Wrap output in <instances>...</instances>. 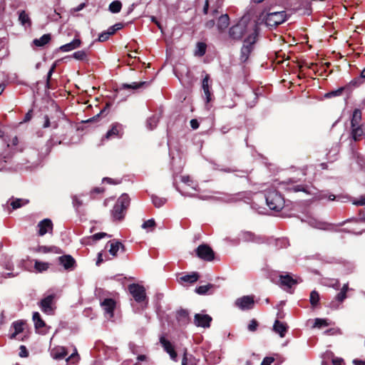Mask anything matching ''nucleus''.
I'll list each match as a JSON object with an SVG mask.
<instances>
[{
    "label": "nucleus",
    "mask_w": 365,
    "mask_h": 365,
    "mask_svg": "<svg viewBox=\"0 0 365 365\" xmlns=\"http://www.w3.org/2000/svg\"><path fill=\"white\" fill-rule=\"evenodd\" d=\"M147 81L133 82L132 83H123L122 88L124 89H138L148 85Z\"/></svg>",
    "instance_id": "32"
},
{
    "label": "nucleus",
    "mask_w": 365,
    "mask_h": 365,
    "mask_svg": "<svg viewBox=\"0 0 365 365\" xmlns=\"http://www.w3.org/2000/svg\"><path fill=\"white\" fill-rule=\"evenodd\" d=\"M151 200L155 207L158 208L164 205L167 201L165 198L160 197L157 195H152Z\"/></svg>",
    "instance_id": "41"
},
{
    "label": "nucleus",
    "mask_w": 365,
    "mask_h": 365,
    "mask_svg": "<svg viewBox=\"0 0 365 365\" xmlns=\"http://www.w3.org/2000/svg\"><path fill=\"white\" fill-rule=\"evenodd\" d=\"M330 324L331 323L328 321V319L317 318L314 320V327H317V328L320 329L324 327H327V326L330 325Z\"/></svg>",
    "instance_id": "42"
},
{
    "label": "nucleus",
    "mask_w": 365,
    "mask_h": 365,
    "mask_svg": "<svg viewBox=\"0 0 365 365\" xmlns=\"http://www.w3.org/2000/svg\"><path fill=\"white\" fill-rule=\"evenodd\" d=\"M32 319L34 322V327L36 330L38 331L39 333H41L40 329L46 327V323L41 317L40 314L37 312H34Z\"/></svg>",
    "instance_id": "27"
},
{
    "label": "nucleus",
    "mask_w": 365,
    "mask_h": 365,
    "mask_svg": "<svg viewBox=\"0 0 365 365\" xmlns=\"http://www.w3.org/2000/svg\"><path fill=\"white\" fill-rule=\"evenodd\" d=\"M155 222L154 219L148 220L145 221L143 222V224L142 225V227L143 229L153 228V227H155Z\"/></svg>",
    "instance_id": "49"
},
{
    "label": "nucleus",
    "mask_w": 365,
    "mask_h": 365,
    "mask_svg": "<svg viewBox=\"0 0 365 365\" xmlns=\"http://www.w3.org/2000/svg\"><path fill=\"white\" fill-rule=\"evenodd\" d=\"M24 323L22 321H16L12 324L14 332L11 335V339H14L17 334L21 333L24 330Z\"/></svg>",
    "instance_id": "31"
},
{
    "label": "nucleus",
    "mask_w": 365,
    "mask_h": 365,
    "mask_svg": "<svg viewBox=\"0 0 365 365\" xmlns=\"http://www.w3.org/2000/svg\"><path fill=\"white\" fill-rule=\"evenodd\" d=\"M29 202V200H25L23 203V200L20 198H16L11 202V206L13 210H16L22 207L23 205H26Z\"/></svg>",
    "instance_id": "44"
},
{
    "label": "nucleus",
    "mask_w": 365,
    "mask_h": 365,
    "mask_svg": "<svg viewBox=\"0 0 365 365\" xmlns=\"http://www.w3.org/2000/svg\"><path fill=\"white\" fill-rule=\"evenodd\" d=\"M212 320V317L208 314H195L194 317L195 324L203 328H209Z\"/></svg>",
    "instance_id": "13"
},
{
    "label": "nucleus",
    "mask_w": 365,
    "mask_h": 365,
    "mask_svg": "<svg viewBox=\"0 0 365 365\" xmlns=\"http://www.w3.org/2000/svg\"><path fill=\"white\" fill-rule=\"evenodd\" d=\"M121 8H122V4L118 0L112 1L109 5V11L113 14L120 12L121 10Z\"/></svg>",
    "instance_id": "38"
},
{
    "label": "nucleus",
    "mask_w": 365,
    "mask_h": 365,
    "mask_svg": "<svg viewBox=\"0 0 365 365\" xmlns=\"http://www.w3.org/2000/svg\"><path fill=\"white\" fill-rule=\"evenodd\" d=\"M273 331L283 338L288 331V326L286 323L282 322L278 319L275 320L273 325Z\"/></svg>",
    "instance_id": "20"
},
{
    "label": "nucleus",
    "mask_w": 365,
    "mask_h": 365,
    "mask_svg": "<svg viewBox=\"0 0 365 365\" xmlns=\"http://www.w3.org/2000/svg\"><path fill=\"white\" fill-rule=\"evenodd\" d=\"M230 24V17L228 14H222L220 16L217 21V29L220 32H223Z\"/></svg>",
    "instance_id": "26"
},
{
    "label": "nucleus",
    "mask_w": 365,
    "mask_h": 365,
    "mask_svg": "<svg viewBox=\"0 0 365 365\" xmlns=\"http://www.w3.org/2000/svg\"><path fill=\"white\" fill-rule=\"evenodd\" d=\"M51 40V34H43L41 38H35L33 40L32 43L35 46L37 47H43L48 44Z\"/></svg>",
    "instance_id": "25"
},
{
    "label": "nucleus",
    "mask_w": 365,
    "mask_h": 365,
    "mask_svg": "<svg viewBox=\"0 0 365 365\" xmlns=\"http://www.w3.org/2000/svg\"><path fill=\"white\" fill-rule=\"evenodd\" d=\"M106 236H107V234L106 232H98V233H96L93 235H92L91 238L94 241H97V240H99L103 238Z\"/></svg>",
    "instance_id": "57"
},
{
    "label": "nucleus",
    "mask_w": 365,
    "mask_h": 365,
    "mask_svg": "<svg viewBox=\"0 0 365 365\" xmlns=\"http://www.w3.org/2000/svg\"><path fill=\"white\" fill-rule=\"evenodd\" d=\"M265 199L267 205L270 210L279 211L284 207V199L282 195L274 189L267 190Z\"/></svg>",
    "instance_id": "3"
},
{
    "label": "nucleus",
    "mask_w": 365,
    "mask_h": 365,
    "mask_svg": "<svg viewBox=\"0 0 365 365\" xmlns=\"http://www.w3.org/2000/svg\"><path fill=\"white\" fill-rule=\"evenodd\" d=\"M159 121V118L156 115H153L147 120V127L149 130H153L157 127Z\"/></svg>",
    "instance_id": "40"
},
{
    "label": "nucleus",
    "mask_w": 365,
    "mask_h": 365,
    "mask_svg": "<svg viewBox=\"0 0 365 365\" xmlns=\"http://www.w3.org/2000/svg\"><path fill=\"white\" fill-rule=\"evenodd\" d=\"M105 192L104 187H94L91 192V197L93 199L96 198V195L103 194Z\"/></svg>",
    "instance_id": "48"
},
{
    "label": "nucleus",
    "mask_w": 365,
    "mask_h": 365,
    "mask_svg": "<svg viewBox=\"0 0 365 365\" xmlns=\"http://www.w3.org/2000/svg\"><path fill=\"white\" fill-rule=\"evenodd\" d=\"M181 181L189 186L193 183V181L189 175L181 176Z\"/></svg>",
    "instance_id": "58"
},
{
    "label": "nucleus",
    "mask_w": 365,
    "mask_h": 365,
    "mask_svg": "<svg viewBox=\"0 0 365 365\" xmlns=\"http://www.w3.org/2000/svg\"><path fill=\"white\" fill-rule=\"evenodd\" d=\"M109 107H110V104L109 103H106L105 107H104V108L102 109L99 113H98L97 115H94L93 117H92V118H91L83 121V122L84 123H92V122H96V121L98 120V118H100V115H103Z\"/></svg>",
    "instance_id": "43"
},
{
    "label": "nucleus",
    "mask_w": 365,
    "mask_h": 365,
    "mask_svg": "<svg viewBox=\"0 0 365 365\" xmlns=\"http://www.w3.org/2000/svg\"><path fill=\"white\" fill-rule=\"evenodd\" d=\"M190 126L192 129H197L199 128V123L197 119H192L190 122Z\"/></svg>",
    "instance_id": "62"
},
{
    "label": "nucleus",
    "mask_w": 365,
    "mask_h": 365,
    "mask_svg": "<svg viewBox=\"0 0 365 365\" xmlns=\"http://www.w3.org/2000/svg\"><path fill=\"white\" fill-rule=\"evenodd\" d=\"M123 27L122 23H118L110 26L106 32L109 33V36L113 35L117 31L121 29Z\"/></svg>",
    "instance_id": "46"
},
{
    "label": "nucleus",
    "mask_w": 365,
    "mask_h": 365,
    "mask_svg": "<svg viewBox=\"0 0 365 365\" xmlns=\"http://www.w3.org/2000/svg\"><path fill=\"white\" fill-rule=\"evenodd\" d=\"M101 306L103 308L105 314L108 318H112L114 315V310L116 307L115 301L112 298H106L101 302Z\"/></svg>",
    "instance_id": "11"
},
{
    "label": "nucleus",
    "mask_w": 365,
    "mask_h": 365,
    "mask_svg": "<svg viewBox=\"0 0 365 365\" xmlns=\"http://www.w3.org/2000/svg\"><path fill=\"white\" fill-rule=\"evenodd\" d=\"M353 204L357 206L365 205V197L361 196L359 199L355 200Z\"/></svg>",
    "instance_id": "59"
},
{
    "label": "nucleus",
    "mask_w": 365,
    "mask_h": 365,
    "mask_svg": "<svg viewBox=\"0 0 365 365\" xmlns=\"http://www.w3.org/2000/svg\"><path fill=\"white\" fill-rule=\"evenodd\" d=\"M73 57L78 61H88V53L86 51L81 50L76 51L73 53Z\"/></svg>",
    "instance_id": "36"
},
{
    "label": "nucleus",
    "mask_w": 365,
    "mask_h": 365,
    "mask_svg": "<svg viewBox=\"0 0 365 365\" xmlns=\"http://www.w3.org/2000/svg\"><path fill=\"white\" fill-rule=\"evenodd\" d=\"M68 354L66 349L64 347H60L54 349L52 351L53 359L61 360L64 359Z\"/></svg>",
    "instance_id": "30"
},
{
    "label": "nucleus",
    "mask_w": 365,
    "mask_h": 365,
    "mask_svg": "<svg viewBox=\"0 0 365 365\" xmlns=\"http://www.w3.org/2000/svg\"><path fill=\"white\" fill-rule=\"evenodd\" d=\"M207 44L204 42H197L196 44V49L195 51V56H203L206 53Z\"/></svg>",
    "instance_id": "33"
},
{
    "label": "nucleus",
    "mask_w": 365,
    "mask_h": 365,
    "mask_svg": "<svg viewBox=\"0 0 365 365\" xmlns=\"http://www.w3.org/2000/svg\"><path fill=\"white\" fill-rule=\"evenodd\" d=\"M103 182H107L112 185H118L120 183V180H115L110 178H103L102 180Z\"/></svg>",
    "instance_id": "53"
},
{
    "label": "nucleus",
    "mask_w": 365,
    "mask_h": 365,
    "mask_svg": "<svg viewBox=\"0 0 365 365\" xmlns=\"http://www.w3.org/2000/svg\"><path fill=\"white\" fill-rule=\"evenodd\" d=\"M363 83H364V81L359 76V77L355 78L354 79L351 81L350 83L349 84H347L346 86H350L351 93L352 92V89H353L354 87H358L360 85H361Z\"/></svg>",
    "instance_id": "45"
},
{
    "label": "nucleus",
    "mask_w": 365,
    "mask_h": 365,
    "mask_svg": "<svg viewBox=\"0 0 365 365\" xmlns=\"http://www.w3.org/2000/svg\"><path fill=\"white\" fill-rule=\"evenodd\" d=\"M128 289L135 302L140 303L146 300L145 289L143 286L133 283L128 285Z\"/></svg>",
    "instance_id": "5"
},
{
    "label": "nucleus",
    "mask_w": 365,
    "mask_h": 365,
    "mask_svg": "<svg viewBox=\"0 0 365 365\" xmlns=\"http://www.w3.org/2000/svg\"><path fill=\"white\" fill-rule=\"evenodd\" d=\"M200 279L199 273L196 272H193L190 274H186L178 279V281L180 284L187 283V284H193L196 282Z\"/></svg>",
    "instance_id": "19"
},
{
    "label": "nucleus",
    "mask_w": 365,
    "mask_h": 365,
    "mask_svg": "<svg viewBox=\"0 0 365 365\" xmlns=\"http://www.w3.org/2000/svg\"><path fill=\"white\" fill-rule=\"evenodd\" d=\"M361 120V111L359 108H356L353 111L352 118L351 120V127L360 126L359 124Z\"/></svg>",
    "instance_id": "29"
},
{
    "label": "nucleus",
    "mask_w": 365,
    "mask_h": 365,
    "mask_svg": "<svg viewBox=\"0 0 365 365\" xmlns=\"http://www.w3.org/2000/svg\"><path fill=\"white\" fill-rule=\"evenodd\" d=\"M214 287L215 285L212 284L201 285L195 288V292L200 295H204L207 294L210 289H214Z\"/></svg>",
    "instance_id": "34"
},
{
    "label": "nucleus",
    "mask_w": 365,
    "mask_h": 365,
    "mask_svg": "<svg viewBox=\"0 0 365 365\" xmlns=\"http://www.w3.org/2000/svg\"><path fill=\"white\" fill-rule=\"evenodd\" d=\"M346 298V292L344 291H340L336 296L335 299L341 303L344 301V299Z\"/></svg>",
    "instance_id": "52"
},
{
    "label": "nucleus",
    "mask_w": 365,
    "mask_h": 365,
    "mask_svg": "<svg viewBox=\"0 0 365 365\" xmlns=\"http://www.w3.org/2000/svg\"><path fill=\"white\" fill-rule=\"evenodd\" d=\"M176 319L182 324H188L190 320L189 312L187 309H180L176 313Z\"/></svg>",
    "instance_id": "24"
},
{
    "label": "nucleus",
    "mask_w": 365,
    "mask_h": 365,
    "mask_svg": "<svg viewBox=\"0 0 365 365\" xmlns=\"http://www.w3.org/2000/svg\"><path fill=\"white\" fill-rule=\"evenodd\" d=\"M258 326V322L256 319H253L250 321L247 328L248 330L250 331H255L257 329Z\"/></svg>",
    "instance_id": "50"
},
{
    "label": "nucleus",
    "mask_w": 365,
    "mask_h": 365,
    "mask_svg": "<svg viewBox=\"0 0 365 365\" xmlns=\"http://www.w3.org/2000/svg\"><path fill=\"white\" fill-rule=\"evenodd\" d=\"M254 304V298L252 296H244L238 298L235 302V305L242 310L252 309Z\"/></svg>",
    "instance_id": "14"
},
{
    "label": "nucleus",
    "mask_w": 365,
    "mask_h": 365,
    "mask_svg": "<svg viewBox=\"0 0 365 365\" xmlns=\"http://www.w3.org/2000/svg\"><path fill=\"white\" fill-rule=\"evenodd\" d=\"M351 137L355 141H360L365 135V127L364 125L360 126L351 127Z\"/></svg>",
    "instance_id": "18"
},
{
    "label": "nucleus",
    "mask_w": 365,
    "mask_h": 365,
    "mask_svg": "<svg viewBox=\"0 0 365 365\" xmlns=\"http://www.w3.org/2000/svg\"><path fill=\"white\" fill-rule=\"evenodd\" d=\"M160 342L162 344L164 350L169 354L170 358L173 360L176 361L177 359V353L175 350L174 346L171 344L170 341L166 339L164 336H161L160 338Z\"/></svg>",
    "instance_id": "16"
},
{
    "label": "nucleus",
    "mask_w": 365,
    "mask_h": 365,
    "mask_svg": "<svg viewBox=\"0 0 365 365\" xmlns=\"http://www.w3.org/2000/svg\"><path fill=\"white\" fill-rule=\"evenodd\" d=\"M81 41L79 38H74L71 42L60 46L59 49L63 52H68L78 48L81 45Z\"/></svg>",
    "instance_id": "23"
},
{
    "label": "nucleus",
    "mask_w": 365,
    "mask_h": 365,
    "mask_svg": "<svg viewBox=\"0 0 365 365\" xmlns=\"http://www.w3.org/2000/svg\"><path fill=\"white\" fill-rule=\"evenodd\" d=\"M50 126H51L50 118H49V117L47 115H46L44 116V123L43 124V128H48Z\"/></svg>",
    "instance_id": "61"
},
{
    "label": "nucleus",
    "mask_w": 365,
    "mask_h": 365,
    "mask_svg": "<svg viewBox=\"0 0 365 365\" xmlns=\"http://www.w3.org/2000/svg\"><path fill=\"white\" fill-rule=\"evenodd\" d=\"M215 25V21L213 19L209 20L205 23V27L207 29H212Z\"/></svg>",
    "instance_id": "63"
},
{
    "label": "nucleus",
    "mask_w": 365,
    "mask_h": 365,
    "mask_svg": "<svg viewBox=\"0 0 365 365\" xmlns=\"http://www.w3.org/2000/svg\"><path fill=\"white\" fill-rule=\"evenodd\" d=\"M196 256L207 262H211L215 259V252L207 244L200 245L195 250Z\"/></svg>",
    "instance_id": "6"
},
{
    "label": "nucleus",
    "mask_w": 365,
    "mask_h": 365,
    "mask_svg": "<svg viewBox=\"0 0 365 365\" xmlns=\"http://www.w3.org/2000/svg\"><path fill=\"white\" fill-rule=\"evenodd\" d=\"M58 262L66 270H73L76 266L75 259L69 255H65L59 257Z\"/></svg>",
    "instance_id": "15"
},
{
    "label": "nucleus",
    "mask_w": 365,
    "mask_h": 365,
    "mask_svg": "<svg viewBox=\"0 0 365 365\" xmlns=\"http://www.w3.org/2000/svg\"><path fill=\"white\" fill-rule=\"evenodd\" d=\"M56 63H53L51 68L49 69L48 73H47V76H46V87L47 88H50L51 87V85H50V81H51V76L53 74V73L54 72L55 69H56Z\"/></svg>",
    "instance_id": "47"
},
{
    "label": "nucleus",
    "mask_w": 365,
    "mask_h": 365,
    "mask_svg": "<svg viewBox=\"0 0 365 365\" xmlns=\"http://www.w3.org/2000/svg\"><path fill=\"white\" fill-rule=\"evenodd\" d=\"M274 358L272 356H266L263 359L261 365H271L274 361Z\"/></svg>",
    "instance_id": "55"
},
{
    "label": "nucleus",
    "mask_w": 365,
    "mask_h": 365,
    "mask_svg": "<svg viewBox=\"0 0 365 365\" xmlns=\"http://www.w3.org/2000/svg\"><path fill=\"white\" fill-rule=\"evenodd\" d=\"M54 294H50L40 301L39 307H41L42 312L48 314H51L53 313L55 309L53 307L54 304Z\"/></svg>",
    "instance_id": "9"
},
{
    "label": "nucleus",
    "mask_w": 365,
    "mask_h": 365,
    "mask_svg": "<svg viewBox=\"0 0 365 365\" xmlns=\"http://www.w3.org/2000/svg\"><path fill=\"white\" fill-rule=\"evenodd\" d=\"M210 80V76L208 74H207L205 76V78H203L202 83V88L203 92H204L205 96L207 103H210L212 100V98H211L212 93L210 92V86L209 84Z\"/></svg>",
    "instance_id": "21"
},
{
    "label": "nucleus",
    "mask_w": 365,
    "mask_h": 365,
    "mask_svg": "<svg viewBox=\"0 0 365 365\" xmlns=\"http://www.w3.org/2000/svg\"><path fill=\"white\" fill-rule=\"evenodd\" d=\"M353 364L354 365H365V361H362L361 359H355L353 360Z\"/></svg>",
    "instance_id": "64"
},
{
    "label": "nucleus",
    "mask_w": 365,
    "mask_h": 365,
    "mask_svg": "<svg viewBox=\"0 0 365 365\" xmlns=\"http://www.w3.org/2000/svg\"><path fill=\"white\" fill-rule=\"evenodd\" d=\"M19 355L21 358H25L29 356V351L26 347L24 345H21L19 347Z\"/></svg>",
    "instance_id": "51"
},
{
    "label": "nucleus",
    "mask_w": 365,
    "mask_h": 365,
    "mask_svg": "<svg viewBox=\"0 0 365 365\" xmlns=\"http://www.w3.org/2000/svg\"><path fill=\"white\" fill-rule=\"evenodd\" d=\"M258 32L257 29L250 34L243 41V45L240 49V63H246L252 52L254 51L255 45L257 41Z\"/></svg>",
    "instance_id": "2"
},
{
    "label": "nucleus",
    "mask_w": 365,
    "mask_h": 365,
    "mask_svg": "<svg viewBox=\"0 0 365 365\" xmlns=\"http://www.w3.org/2000/svg\"><path fill=\"white\" fill-rule=\"evenodd\" d=\"M340 333V330L337 328H331L324 331L326 335H336Z\"/></svg>",
    "instance_id": "56"
},
{
    "label": "nucleus",
    "mask_w": 365,
    "mask_h": 365,
    "mask_svg": "<svg viewBox=\"0 0 365 365\" xmlns=\"http://www.w3.org/2000/svg\"><path fill=\"white\" fill-rule=\"evenodd\" d=\"M130 199L128 194H122L115 203L111 215L114 220H122L125 217L127 209L130 206Z\"/></svg>",
    "instance_id": "1"
},
{
    "label": "nucleus",
    "mask_w": 365,
    "mask_h": 365,
    "mask_svg": "<svg viewBox=\"0 0 365 365\" xmlns=\"http://www.w3.org/2000/svg\"><path fill=\"white\" fill-rule=\"evenodd\" d=\"M247 32V25L244 22H239L229 29L230 37L235 41H240Z\"/></svg>",
    "instance_id": "8"
},
{
    "label": "nucleus",
    "mask_w": 365,
    "mask_h": 365,
    "mask_svg": "<svg viewBox=\"0 0 365 365\" xmlns=\"http://www.w3.org/2000/svg\"><path fill=\"white\" fill-rule=\"evenodd\" d=\"M301 282H302L301 279L294 278L291 273L280 274L279 277V286L287 292Z\"/></svg>",
    "instance_id": "7"
},
{
    "label": "nucleus",
    "mask_w": 365,
    "mask_h": 365,
    "mask_svg": "<svg viewBox=\"0 0 365 365\" xmlns=\"http://www.w3.org/2000/svg\"><path fill=\"white\" fill-rule=\"evenodd\" d=\"M19 20L23 26H31V20L25 11H21L19 13Z\"/></svg>",
    "instance_id": "35"
},
{
    "label": "nucleus",
    "mask_w": 365,
    "mask_h": 365,
    "mask_svg": "<svg viewBox=\"0 0 365 365\" xmlns=\"http://www.w3.org/2000/svg\"><path fill=\"white\" fill-rule=\"evenodd\" d=\"M287 14L284 11H270L264 16V21L267 26L276 27L286 21Z\"/></svg>",
    "instance_id": "4"
},
{
    "label": "nucleus",
    "mask_w": 365,
    "mask_h": 365,
    "mask_svg": "<svg viewBox=\"0 0 365 365\" xmlns=\"http://www.w3.org/2000/svg\"><path fill=\"white\" fill-rule=\"evenodd\" d=\"M37 226L38 227V236H43L46 233H52L53 232V225L52 221L48 218L40 221Z\"/></svg>",
    "instance_id": "12"
},
{
    "label": "nucleus",
    "mask_w": 365,
    "mask_h": 365,
    "mask_svg": "<svg viewBox=\"0 0 365 365\" xmlns=\"http://www.w3.org/2000/svg\"><path fill=\"white\" fill-rule=\"evenodd\" d=\"M36 252L38 253H48L53 252L56 254H61L63 251L56 246H45V245H38L37 247L34 249Z\"/></svg>",
    "instance_id": "22"
},
{
    "label": "nucleus",
    "mask_w": 365,
    "mask_h": 365,
    "mask_svg": "<svg viewBox=\"0 0 365 365\" xmlns=\"http://www.w3.org/2000/svg\"><path fill=\"white\" fill-rule=\"evenodd\" d=\"M123 133V125L119 123H114L111 125V128L106 133L103 140L121 138Z\"/></svg>",
    "instance_id": "10"
},
{
    "label": "nucleus",
    "mask_w": 365,
    "mask_h": 365,
    "mask_svg": "<svg viewBox=\"0 0 365 365\" xmlns=\"http://www.w3.org/2000/svg\"><path fill=\"white\" fill-rule=\"evenodd\" d=\"M49 267V264L48 262H40L38 260H35L34 268L38 272H42L46 271Z\"/></svg>",
    "instance_id": "37"
},
{
    "label": "nucleus",
    "mask_w": 365,
    "mask_h": 365,
    "mask_svg": "<svg viewBox=\"0 0 365 365\" xmlns=\"http://www.w3.org/2000/svg\"><path fill=\"white\" fill-rule=\"evenodd\" d=\"M319 294L317 291L313 290L310 293L309 302L312 307H315L319 302Z\"/></svg>",
    "instance_id": "39"
},
{
    "label": "nucleus",
    "mask_w": 365,
    "mask_h": 365,
    "mask_svg": "<svg viewBox=\"0 0 365 365\" xmlns=\"http://www.w3.org/2000/svg\"><path fill=\"white\" fill-rule=\"evenodd\" d=\"M109 33L103 31L99 34L98 40L100 42H104L107 41L109 38Z\"/></svg>",
    "instance_id": "54"
},
{
    "label": "nucleus",
    "mask_w": 365,
    "mask_h": 365,
    "mask_svg": "<svg viewBox=\"0 0 365 365\" xmlns=\"http://www.w3.org/2000/svg\"><path fill=\"white\" fill-rule=\"evenodd\" d=\"M110 249H109V253L113 255V257H115L117 255L118 251L120 250V248L122 250L123 252L125 251V246L119 241H110Z\"/></svg>",
    "instance_id": "28"
},
{
    "label": "nucleus",
    "mask_w": 365,
    "mask_h": 365,
    "mask_svg": "<svg viewBox=\"0 0 365 365\" xmlns=\"http://www.w3.org/2000/svg\"><path fill=\"white\" fill-rule=\"evenodd\" d=\"M343 93L346 94V98H349L351 96V89L349 86H345L343 87H340L336 90L331 91L327 93L324 95V97L327 98H330L336 96H341Z\"/></svg>",
    "instance_id": "17"
},
{
    "label": "nucleus",
    "mask_w": 365,
    "mask_h": 365,
    "mask_svg": "<svg viewBox=\"0 0 365 365\" xmlns=\"http://www.w3.org/2000/svg\"><path fill=\"white\" fill-rule=\"evenodd\" d=\"M332 364L333 365H343L344 364V360L341 358H334L332 359Z\"/></svg>",
    "instance_id": "60"
}]
</instances>
